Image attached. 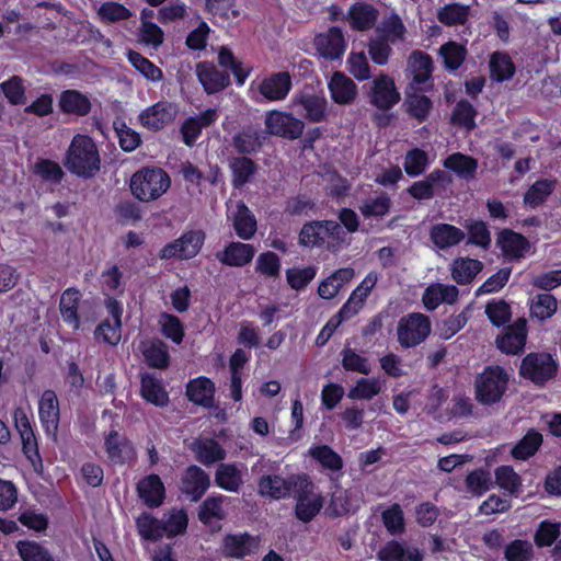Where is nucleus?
Masks as SVG:
<instances>
[{
	"mask_svg": "<svg viewBox=\"0 0 561 561\" xmlns=\"http://www.w3.org/2000/svg\"><path fill=\"white\" fill-rule=\"evenodd\" d=\"M355 276L352 267H342L334 271L323 279L318 287V295L322 299H332L346 286Z\"/></svg>",
	"mask_w": 561,
	"mask_h": 561,
	"instance_id": "obj_33",
	"label": "nucleus"
},
{
	"mask_svg": "<svg viewBox=\"0 0 561 561\" xmlns=\"http://www.w3.org/2000/svg\"><path fill=\"white\" fill-rule=\"evenodd\" d=\"M226 499L227 497L220 493H213L207 496L198 507V520L204 525H209L214 519H224L225 512L222 505Z\"/></svg>",
	"mask_w": 561,
	"mask_h": 561,
	"instance_id": "obj_44",
	"label": "nucleus"
},
{
	"mask_svg": "<svg viewBox=\"0 0 561 561\" xmlns=\"http://www.w3.org/2000/svg\"><path fill=\"white\" fill-rule=\"evenodd\" d=\"M496 244L510 260H519L530 250L529 240L522 233L504 228L497 233Z\"/></svg>",
	"mask_w": 561,
	"mask_h": 561,
	"instance_id": "obj_24",
	"label": "nucleus"
},
{
	"mask_svg": "<svg viewBox=\"0 0 561 561\" xmlns=\"http://www.w3.org/2000/svg\"><path fill=\"white\" fill-rule=\"evenodd\" d=\"M439 55L443 58L445 69L456 71L466 60L468 50L465 45L449 41L439 47Z\"/></svg>",
	"mask_w": 561,
	"mask_h": 561,
	"instance_id": "obj_50",
	"label": "nucleus"
},
{
	"mask_svg": "<svg viewBox=\"0 0 561 561\" xmlns=\"http://www.w3.org/2000/svg\"><path fill=\"white\" fill-rule=\"evenodd\" d=\"M215 484L228 492H239L243 484L241 470L236 463H219L215 472Z\"/></svg>",
	"mask_w": 561,
	"mask_h": 561,
	"instance_id": "obj_38",
	"label": "nucleus"
},
{
	"mask_svg": "<svg viewBox=\"0 0 561 561\" xmlns=\"http://www.w3.org/2000/svg\"><path fill=\"white\" fill-rule=\"evenodd\" d=\"M127 59L130 65L147 80L158 82L163 79L162 70L140 53L128 50Z\"/></svg>",
	"mask_w": 561,
	"mask_h": 561,
	"instance_id": "obj_53",
	"label": "nucleus"
},
{
	"mask_svg": "<svg viewBox=\"0 0 561 561\" xmlns=\"http://www.w3.org/2000/svg\"><path fill=\"white\" fill-rule=\"evenodd\" d=\"M210 485V476L197 465H190L180 477L179 491L188 501L197 503L203 499Z\"/></svg>",
	"mask_w": 561,
	"mask_h": 561,
	"instance_id": "obj_9",
	"label": "nucleus"
},
{
	"mask_svg": "<svg viewBox=\"0 0 561 561\" xmlns=\"http://www.w3.org/2000/svg\"><path fill=\"white\" fill-rule=\"evenodd\" d=\"M171 186V178L159 167H144L136 171L129 183L131 194L142 203L159 199Z\"/></svg>",
	"mask_w": 561,
	"mask_h": 561,
	"instance_id": "obj_2",
	"label": "nucleus"
},
{
	"mask_svg": "<svg viewBox=\"0 0 561 561\" xmlns=\"http://www.w3.org/2000/svg\"><path fill=\"white\" fill-rule=\"evenodd\" d=\"M159 323L161 325V333L167 339L171 340L174 344L183 342L185 331L184 324L176 316L168 312H162Z\"/></svg>",
	"mask_w": 561,
	"mask_h": 561,
	"instance_id": "obj_64",
	"label": "nucleus"
},
{
	"mask_svg": "<svg viewBox=\"0 0 561 561\" xmlns=\"http://www.w3.org/2000/svg\"><path fill=\"white\" fill-rule=\"evenodd\" d=\"M265 126L271 135L289 140L301 137L305 129V123L301 119L295 117L291 113L278 111H273L266 116Z\"/></svg>",
	"mask_w": 561,
	"mask_h": 561,
	"instance_id": "obj_14",
	"label": "nucleus"
},
{
	"mask_svg": "<svg viewBox=\"0 0 561 561\" xmlns=\"http://www.w3.org/2000/svg\"><path fill=\"white\" fill-rule=\"evenodd\" d=\"M259 541L249 533L227 534L221 541V553L229 559H243L255 553Z\"/></svg>",
	"mask_w": 561,
	"mask_h": 561,
	"instance_id": "obj_21",
	"label": "nucleus"
},
{
	"mask_svg": "<svg viewBox=\"0 0 561 561\" xmlns=\"http://www.w3.org/2000/svg\"><path fill=\"white\" fill-rule=\"evenodd\" d=\"M38 417L45 435L56 442L60 423V407L54 390L43 391L38 400Z\"/></svg>",
	"mask_w": 561,
	"mask_h": 561,
	"instance_id": "obj_11",
	"label": "nucleus"
},
{
	"mask_svg": "<svg viewBox=\"0 0 561 561\" xmlns=\"http://www.w3.org/2000/svg\"><path fill=\"white\" fill-rule=\"evenodd\" d=\"M508 374L501 366H486L476 379V399L483 405L501 401L507 390Z\"/></svg>",
	"mask_w": 561,
	"mask_h": 561,
	"instance_id": "obj_3",
	"label": "nucleus"
},
{
	"mask_svg": "<svg viewBox=\"0 0 561 561\" xmlns=\"http://www.w3.org/2000/svg\"><path fill=\"white\" fill-rule=\"evenodd\" d=\"M59 111L68 116L84 117L92 111L90 98L76 89H66L58 95Z\"/></svg>",
	"mask_w": 561,
	"mask_h": 561,
	"instance_id": "obj_25",
	"label": "nucleus"
},
{
	"mask_svg": "<svg viewBox=\"0 0 561 561\" xmlns=\"http://www.w3.org/2000/svg\"><path fill=\"white\" fill-rule=\"evenodd\" d=\"M490 77L495 82H504L511 80L516 67L511 56L505 51H494L489 62Z\"/></svg>",
	"mask_w": 561,
	"mask_h": 561,
	"instance_id": "obj_40",
	"label": "nucleus"
},
{
	"mask_svg": "<svg viewBox=\"0 0 561 561\" xmlns=\"http://www.w3.org/2000/svg\"><path fill=\"white\" fill-rule=\"evenodd\" d=\"M470 14L469 5L451 2L440 7L437 10V20L445 26L463 25L467 23Z\"/></svg>",
	"mask_w": 561,
	"mask_h": 561,
	"instance_id": "obj_48",
	"label": "nucleus"
},
{
	"mask_svg": "<svg viewBox=\"0 0 561 561\" xmlns=\"http://www.w3.org/2000/svg\"><path fill=\"white\" fill-rule=\"evenodd\" d=\"M483 270V263L477 259L457 257L451 264V277L458 285H468Z\"/></svg>",
	"mask_w": 561,
	"mask_h": 561,
	"instance_id": "obj_39",
	"label": "nucleus"
},
{
	"mask_svg": "<svg viewBox=\"0 0 561 561\" xmlns=\"http://www.w3.org/2000/svg\"><path fill=\"white\" fill-rule=\"evenodd\" d=\"M104 450L113 465L130 463L137 457L133 442L114 428L104 435Z\"/></svg>",
	"mask_w": 561,
	"mask_h": 561,
	"instance_id": "obj_13",
	"label": "nucleus"
},
{
	"mask_svg": "<svg viewBox=\"0 0 561 561\" xmlns=\"http://www.w3.org/2000/svg\"><path fill=\"white\" fill-rule=\"evenodd\" d=\"M144 357L149 367L165 369L170 365L168 345L161 340H153L144 351Z\"/></svg>",
	"mask_w": 561,
	"mask_h": 561,
	"instance_id": "obj_60",
	"label": "nucleus"
},
{
	"mask_svg": "<svg viewBox=\"0 0 561 561\" xmlns=\"http://www.w3.org/2000/svg\"><path fill=\"white\" fill-rule=\"evenodd\" d=\"M378 280V276L375 272H369L359 285L351 293L348 299L340 308L342 313L352 319L355 317L365 306L367 298L369 297L373 288Z\"/></svg>",
	"mask_w": 561,
	"mask_h": 561,
	"instance_id": "obj_27",
	"label": "nucleus"
},
{
	"mask_svg": "<svg viewBox=\"0 0 561 561\" xmlns=\"http://www.w3.org/2000/svg\"><path fill=\"white\" fill-rule=\"evenodd\" d=\"M453 183L451 175L442 170L434 169L423 180L413 182L407 193L416 201L432 199L438 188L446 190Z\"/></svg>",
	"mask_w": 561,
	"mask_h": 561,
	"instance_id": "obj_12",
	"label": "nucleus"
},
{
	"mask_svg": "<svg viewBox=\"0 0 561 561\" xmlns=\"http://www.w3.org/2000/svg\"><path fill=\"white\" fill-rule=\"evenodd\" d=\"M558 369L559 364L552 354L530 352L522 359L518 373L522 378L529 380L535 386L545 387L556 378Z\"/></svg>",
	"mask_w": 561,
	"mask_h": 561,
	"instance_id": "obj_4",
	"label": "nucleus"
},
{
	"mask_svg": "<svg viewBox=\"0 0 561 561\" xmlns=\"http://www.w3.org/2000/svg\"><path fill=\"white\" fill-rule=\"evenodd\" d=\"M405 34L407 27L401 16L396 12L385 16L376 27V35L392 44L404 41Z\"/></svg>",
	"mask_w": 561,
	"mask_h": 561,
	"instance_id": "obj_41",
	"label": "nucleus"
},
{
	"mask_svg": "<svg viewBox=\"0 0 561 561\" xmlns=\"http://www.w3.org/2000/svg\"><path fill=\"white\" fill-rule=\"evenodd\" d=\"M232 225L236 234L245 241L252 239L257 229L255 216L243 202L237 205Z\"/></svg>",
	"mask_w": 561,
	"mask_h": 561,
	"instance_id": "obj_37",
	"label": "nucleus"
},
{
	"mask_svg": "<svg viewBox=\"0 0 561 561\" xmlns=\"http://www.w3.org/2000/svg\"><path fill=\"white\" fill-rule=\"evenodd\" d=\"M542 435L538 431L531 428L527 431V433L512 448L511 456L515 460H527L536 455L542 445Z\"/></svg>",
	"mask_w": 561,
	"mask_h": 561,
	"instance_id": "obj_43",
	"label": "nucleus"
},
{
	"mask_svg": "<svg viewBox=\"0 0 561 561\" xmlns=\"http://www.w3.org/2000/svg\"><path fill=\"white\" fill-rule=\"evenodd\" d=\"M18 556L21 561H55L51 552L35 540L23 539L15 543Z\"/></svg>",
	"mask_w": 561,
	"mask_h": 561,
	"instance_id": "obj_49",
	"label": "nucleus"
},
{
	"mask_svg": "<svg viewBox=\"0 0 561 561\" xmlns=\"http://www.w3.org/2000/svg\"><path fill=\"white\" fill-rule=\"evenodd\" d=\"M557 308L558 302L556 297L549 293H545L533 297L529 311L533 318L545 321L557 312Z\"/></svg>",
	"mask_w": 561,
	"mask_h": 561,
	"instance_id": "obj_54",
	"label": "nucleus"
},
{
	"mask_svg": "<svg viewBox=\"0 0 561 561\" xmlns=\"http://www.w3.org/2000/svg\"><path fill=\"white\" fill-rule=\"evenodd\" d=\"M381 520L387 531L392 535H401L405 531V519L400 504L393 503L382 511Z\"/></svg>",
	"mask_w": 561,
	"mask_h": 561,
	"instance_id": "obj_63",
	"label": "nucleus"
},
{
	"mask_svg": "<svg viewBox=\"0 0 561 561\" xmlns=\"http://www.w3.org/2000/svg\"><path fill=\"white\" fill-rule=\"evenodd\" d=\"M465 484L469 493L481 496L492 486L491 473L483 468L474 469L467 474Z\"/></svg>",
	"mask_w": 561,
	"mask_h": 561,
	"instance_id": "obj_61",
	"label": "nucleus"
},
{
	"mask_svg": "<svg viewBox=\"0 0 561 561\" xmlns=\"http://www.w3.org/2000/svg\"><path fill=\"white\" fill-rule=\"evenodd\" d=\"M293 88L288 71L274 72L265 77L259 84V93L267 101H283Z\"/></svg>",
	"mask_w": 561,
	"mask_h": 561,
	"instance_id": "obj_22",
	"label": "nucleus"
},
{
	"mask_svg": "<svg viewBox=\"0 0 561 561\" xmlns=\"http://www.w3.org/2000/svg\"><path fill=\"white\" fill-rule=\"evenodd\" d=\"M527 322L519 318L513 324L505 328L502 336L496 337L497 348L508 355H517L524 352L527 341Z\"/></svg>",
	"mask_w": 561,
	"mask_h": 561,
	"instance_id": "obj_17",
	"label": "nucleus"
},
{
	"mask_svg": "<svg viewBox=\"0 0 561 561\" xmlns=\"http://www.w3.org/2000/svg\"><path fill=\"white\" fill-rule=\"evenodd\" d=\"M445 169L453 171L460 179L471 180L478 170V160L462 152H454L443 160Z\"/></svg>",
	"mask_w": 561,
	"mask_h": 561,
	"instance_id": "obj_36",
	"label": "nucleus"
},
{
	"mask_svg": "<svg viewBox=\"0 0 561 561\" xmlns=\"http://www.w3.org/2000/svg\"><path fill=\"white\" fill-rule=\"evenodd\" d=\"M556 180L540 179L534 182L524 194V204L536 209L553 193Z\"/></svg>",
	"mask_w": 561,
	"mask_h": 561,
	"instance_id": "obj_45",
	"label": "nucleus"
},
{
	"mask_svg": "<svg viewBox=\"0 0 561 561\" xmlns=\"http://www.w3.org/2000/svg\"><path fill=\"white\" fill-rule=\"evenodd\" d=\"M430 165L428 153L421 148H413L407 151L403 162L404 172L410 178L422 175Z\"/></svg>",
	"mask_w": 561,
	"mask_h": 561,
	"instance_id": "obj_56",
	"label": "nucleus"
},
{
	"mask_svg": "<svg viewBox=\"0 0 561 561\" xmlns=\"http://www.w3.org/2000/svg\"><path fill=\"white\" fill-rule=\"evenodd\" d=\"M140 396L142 399L158 408L169 404V392L161 379L151 374H144L140 378Z\"/></svg>",
	"mask_w": 561,
	"mask_h": 561,
	"instance_id": "obj_31",
	"label": "nucleus"
},
{
	"mask_svg": "<svg viewBox=\"0 0 561 561\" xmlns=\"http://www.w3.org/2000/svg\"><path fill=\"white\" fill-rule=\"evenodd\" d=\"M478 111L476 107L466 99L459 100L450 116V121L454 125L465 127L467 130L476 128V117Z\"/></svg>",
	"mask_w": 561,
	"mask_h": 561,
	"instance_id": "obj_58",
	"label": "nucleus"
},
{
	"mask_svg": "<svg viewBox=\"0 0 561 561\" xmlns=\"http://www.w3.org/2000/svg\"><path fill=\"white\" fill-rule=\"evenodd\" d=\"M379 18V11L367 2H356L347 11L346 19L353 31L366 32L375 27Z\"/></svg>",
	"mask_w": 561,
	"mask_h": 561,
	"instance_id": "obj_29",
	"label": "nucleus"
},
{
	"mask_svg": "<svg viewBox=\"0 0 561 561\" xmlns=\"http://www.w3.org/2000/svg\"><path fill=\"white\" fill-rule=\"evenodd\" d=\"M381 561H422V556L416 548L407 551L397 540L388 541L378 552Z\"/></svg>",
	"mask_w": 561,
	"mask_h": 561,
	"instance_id": "obj_52",
	"label": "nucleus"
},
{
	"mask_svg": "<svg viewBox=\"0 0 561 561\" xmlns=\"http://www.w3.org/2000/svg\"><path fill=\"white\" fill-rule=\"evenodd\" d=\"M228 168L231 186L236 190H240L249 184L259 170L257 163L247 156L231 157Z\"/></svg>",
	"mask_w": 561,
	"mask_h": 561,
	"instance_id": "obj_30",
	"label": "nucleus"
},
{
	"mask_svg": "<svg viewBox=\"0 0 561 561\" xmlns=\"http://www.w3.org/2000/svg\"><path fill=\"white\" fill-rule=\"evenodd\" d=\"M325 231L322 220H311L306 222L299 232V244L306 248H320L324 244Z\"/></svg>",
	"mask_w": 561,
	"mask_h": 561,
	"instance_id": "obj_57",
	"label": "nucleus"
},
{
	"mask_svg": "<svg viewBox=\"0 0 561 561\" xmlns=\"http://www.w3.org/2000/svg\"><path fill=\"white\" fill-rule=\"evenodd\" d=\"M405 104L408 114L420 123H423L428 118L433 108V101L425 94L419 93L408 94Z\"/></svg>",
	"mask_w": 561,
	"mask_h": 561,
	"instance_id": "obj_62",
	"label": "nucleus"
},
{
	"mask_svg": "<svg viewBox=\"0 0 561 561\" xmlns=\"http://www.w3.org/2000/svg\"><path fill=\"white\" fill-rule=\"evenodd\" d=\"M136 492L144 505L151 510L160 507L167 497L164 483L157 473L142 477L136 484Z\"/></svg>",
	"mask_w": 561,
	"mask_h": 561,
	"instance_id": "obj_16",
	"label": "nucleus"
},
{
	"mask_svg": "<svg viewBox=\"0 0 561 561\" xmlns=\"http://www.w3.org/2000/svg\"><path fill=\"white\" fill-rule=\"evenodd\" d=\"M194 451L197 461L204 466H210L226 459L227 453L214 438H207L195 443Z\"/></svg>",
	"mask_w": 561,
	"mask_h": 561,
	"instance_id": "obj_46",
	"label": "nucleus"
},
{
	"mask_svg": "<svg viewBox=\"0 0 561 561\" xmlns=\"http://www.w3.org/2000/svg\"><path fill=\"white\" fill-rule=\"evenodd\" d=\"M32 172L42 182L58 185L61 183L65 172L60 164L54 160L38 158L33 165Z\"/></svg>",
	"mask_w": 561,
	"mask_h": 561,
	"instance_id": "obj_51",
	"label": "nucleus"
},
{
	"mask_svg": "<svg viewBox=\"0 0 561 561\" xmlns=\"http://www.w3.org/2000/svg\"><path fill=\"white\" fill-rule=\"evenodd\" d=\"M265 137L252 127L243 128L232 137V147L240 156L254 154L263 147Z\"/></svg>",
	"mask_w": 561,
	"mask_h": 561,
	"instance_id": "obj_35",
	"label": "nucleus"
},
{
	"mask_svg": "<svg viewBox=\"0 0 561 561\" xmlns=\"http://www.w3.org/2000/svg\"><path fill=\"white\" fill-rule=\"evenodd\" d=\"M431 333V322L427 316L419 312L403 317L398 324V341L404 348L421 344Z\"/></svg>",
	"mask_w": 561,
	"mask_h": 561,
	"instance_id": "obj_7",
	"label": "nucleus"
},
{
	"mask_svg": "<svg viewBox=\"0 0 561 561\" xmlns=\"http://www.w3.org/2000/svg\"><path fill=\"white\" fill-rule=\"evenodd\" d=\"M307 473H291L287 477L280 474H263L257 480V491L263 497L283 500L290 497L298 489Z\"/></svg>",
	"mask_w": 561,
	"mask_h": 561,
	"instance_id": "obj_6",
	"label": "nucleus"
},
{
	"mask_svg": "<svg viewBox=\"0 0 561 561\" xmlns=\"http://www.w3.org/2000/svg\"><path fill=\"white\" fill-rule=\"evenodd\" d=\"M255 255L253 244L239 241L229 242L222 251L216 253L217 260L230 267H243L252 262Z\"/></svg>",
	"mask_w": 561,
	"mask_h": 561,
	"instance_id": "obj_26",
	"label": "nucleus"
},
{
	"mask_svg": "<svg viewBox=\"0 0 561 561\" xmlns=\"http://www.w3.org/2000/svg\"><path fill=\"white\" fill-rule=\"evenodd\" d=\"M391 205L392 202L390 196L387 193L381 192L374 198H367L363 201L358 209L365 218H382L389 214Z\"/></svg>",
	"mask_w": 561,
	"mask_h": 561,
	"instance_id": "obj_55",
	"label": "nucleus"
},
{
	"mask_svg": "<svg viewBox=\"0 0 561 561\" xmlns=\"http://www.w3.org/2000/svg\"><path fill=\"white\" fill-rule=\"evenodd\" d=\"M175 117V108L172 103L159 101L139 114L140 124L152 131H158L173 122Z\"/></svg>",
	"mask_w": 561,
	"mask_h": 561,
	"instance_id": "obj_20",
	"label": "nucleus"
},
{
	"mask_svg": "<svg viewBox=\"0 0 561 561\" xmlns=\"http://www.w3.org/2000/svg\"><path fill=\"white\" fill-rule=\"evenodd\" d=\"M197 79L207 94L218 93L231 83L228 71H220L213 62L199 61L195 69Z\"/></svg>",
	"mask_w": 561,
	"mask_h": 561,
	"instance_id": "obj_18",
	"label": "nucleus"
},
{
	"mask_svg": "<svg viewBox=\"0 0 561 561\" xmlns=\"http://www.w3.org/2000/svg\"><path fill=\"white\" fill-rule=\"evenodd\" d=\"M137 533L144 540L157 542L164 536L165 528L151 513L144 512L135 520Z\"/></svg>",
	"mask_w": 561,
	"mask_h": 561,
	"instance_id": "obj_42",
	"label": "nucleus"
},
{
	"mask_svg": "<svg viewBox=\"0 0 561 561\" xmlns=\"http://www.w3.org/2000/svg\"><path fill=\"white\" fill-rule=\"evenodd\" d=\"M64 165L78 178H94L101 169V157L93 139L88 135H76L66 151Z\"/></svg>",
	"mask_w": 561,
	"mask_h": 561,
	"instance_id": "obj_1",
	"label": "nucleus"
},
{
	"mask_svg": "<svg viewBox=\"0 0 561 561\" xmlns=\"http://www.w3.org/2000/svg\"><path fill=\"white\" fill-rule=\"evenodd\" d=\"M369 102L380 111H390L401 100V94L396 87L394 79L389 75L381 73L376 77L368 93Z\"/></svg>",
	"mask_w": 561,
	"mask_h": 561,
	"instance_id": "obj_10",
	"label": "nucleus"
},
{
	"mask_svg": "<svg viewBox=\"0 0 561 561\" xmlns=\"http://www.w3.org/2000/svg\"><path fill=\"white\" fill-rule=\"evenodd\" d=\"M96 14L103 24L126 21L133 16V12L127 7L115 1L103 2L98 9Z\"/></svg>",
	"mask_w": 561,
	"mask_h": 561,
	"instance_id": "obj_59",
	"label": "nucleus"
},
{
	"mask_svg": "<svg viewBox=\"0 0 561 561\" xmlns=\"http://www.w3.org/2000/svg\"><path fill=\"white\" fill-rule=\"evenodd\" d=\"M81 293L75 287L65 289L59 302V311L65 323L77 330L80 327V317L78 314Z\"/></svg>",
	"mask_w": 561,
	"mask_h": 561,
	"instance_id": "obj_34",
	"label": "nucleus"
},
{
	"mask_svg": "<svg viewBox=\"0 0 561 561\" xmlns=\"http://www.w3.org/2000/svg\"><path fill=\"white\" fill-rule=\"evenodd\" d=\"M313 45L320 57L325 60H339L346 49L343 31L339 26H331L324 33L314 36Z\"/></svg>",
	"mask_w": 561,
	"mask_h": 561,
	"instance_id": "obj_15",
	"label": "nucleus"
},
{
	"mask_svg": "<svg viewBox=\"0 0 561 561\" xmlns=\"http://www.w3.org/2000/svg\"><path fill=\"white\" fill-rule=\"evenodd\" d=\"M430 238L436 248L446 250L462 242L466 233L454 225L439 222L431 227Z\"/></svg>",
	"mask_w": 561,
	"mask_h": 561,
	"instance_id": "obj_32",
	"label": "nucleus"
},
{
	"mask_svg": "<svg viewBox=\"0 0 561 561\" xmlns=\"http://www.w3.org/2000/svg\"><path fill=\"white\" fill-rule=\"evenodd\" d=\"M309 455L320 466L331 472H340L344 467L343 458L329 445H314L309 448Z\"/></svg>",
	"mask_w": 561,
	"mask_h": 561,
	"instance_id": "obj_47",
	"label": "nucleus"
},
{
	"mask_svg": "<svg viewBox=\"0 0 561 561\" xmlns=\"http://www.w3.org/2000/svg\"><path fill=\"white\" fill-rule=\"evenodd\" d=\"M15 427L19 432L22 442V453L25 458L31 462L36 473H42L44 470L43 459L38 448L36 434L32 427L30 419L22 410L14 413Z\"/></svg>",
	"mask_w": 561,
	"mask_h": 561,
	"instance_id": "obj_8",
	"label": "nucleus"
},
{
	"mask_svg": "<svg viewBox=\"0 0 561 561\" xmlns=\"http://www.w3.org/2000/svg\"><path fill=\"white\" fill-rule=\"evenodd\" d=\"M296 105L305 111V118L310 123H322L328 118V100L323 94L300 92L294 99Z\"/></svg>",
	"mask_w": 561,
	"mask_h": 561,
	"instance_id": "obj_28",
	"label": "nucleus"
},
{
	"mask_svg": "<svg viewBox=\"0 0 561 561\" xmlns=\"http://www.w3.org/2000/svg\"><path fill=\"white\" fill-rule=\"evenodd\" d=\"M328 90L333 103L351 105L358 95L357 84L343 71H334L328 81Z\"/></svg>",
	"mask_w": 561,
	"mask_h": 561,
	"instance_id": "obj_19",
	"label": "nucleus"
},
{
	"mask_svg": "<svg viewBox=\"0 0 561 561\" xmlns=\"http://www.w3.org/2000/svg\"><path fill=\"white\" fill-rule=\"evenodd\" d=\"M314 489L316 485L308 476L306 479H302V482L298 484V489L294 493L296 500L294 507L295 516L305 524L313 520L324 504V497L321 493H314Z\"/></svg>",
	"mask_w": 561,
	"mask_h": 561,
	"instance_id": "obj_5",
	"label": "nucleus"
},
{
	"mask_svg": "<svg viewBox=\"0 0 561 561\" xmlns=\"http://www.w3.org/2000/svg\"><path fill=\"white\" fill-rule=\"evenodd\" d=\"M215 382L205 376L190 379L185 386V396L195 405L210 409L215 404Z\"/></svg>",
	"mask_w": 561,
	"mask_h": 561,
	"instance_id": "obj_23",
	"label": "nucleus"
}]
</instances>
